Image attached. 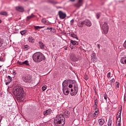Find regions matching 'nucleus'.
<instances>
[{
	"mask_svg": "<svg viewBox=\"0 0 126 126\" xmlns=\"http://www.w3.org/2000/svg\"><path fill=\"white\" fill-rule=\"evenodd\" d=\"M2 44H3V40L0 38V47H1V46H2Z\"/></svg>",
	"mask_w": 126,
	"mask_h": 126,
	"instance_id": "37",
	"label": "nucleus"
},
{
	"mask_svg": "<svg viewBox=\"0 0 126 126\" xmlns=\"http://www.w3.org/2000/svg\"><path fill=\"white\" fill-rule=\"evenodd\" d=\"M70 43H71V44L72 45H76V46H77V45H78V42H77V41H76L71 40Z\"/></svg>",
	"mask_w": 126,
	"mask_h": 126,
	"instance_id": "27",
	"label": "nucleus"
},
{
	"mask_svg": "<svg viewBox=\"0 0 126 126\" xmlns=\"http://www.w3.org/2000/svg\"><path fill=\"white\" fill-rule=\"evenodd\" d=\"M113 123V121L112 120L109 119L108 122V126H111L112 125V123Z\"/></svg>",
	"mask_w": 126,
	"mask_h": 126,
	"instance_id": "34",
	"label": "nucleus"
},
{
	"mask_svg": "<svg viewBox=\"0 0 126 126\" xmlns=\"http://www.w3.org/2000/svg\"><path fill=\"white\" fill-rule=\"evenodd\" d=\"M9 83H10V82L7 81V82H5L6 85H8V84H9Z\"/></svg>",
	"mask_w": 126,
	"mask_h": 126,
	"instance_id": "50",
	"label": "nucleus"
},
{
	"mask_svg": "<svg viewBox=\"0 0 126 126\" xmlns=\"http://www.w3.org/2000/svg\"><path fill=\"white\" fill-rule=\"evenodd\" d=\"M23 64H26L27 65H29V61L26 60L22 62Z\"/></svg>",
	"mask_w": 126,
	"mask_h": 126,
	"instance_id": "33",
	"label": "nucleus"
},
{
	"mask_svg": "<svg viewBox=\"0 0 126 126\" xmlns=\"http://www.w3.org/2000/svg\"><path fill=\"white\" fill-rule=\"evenodd\" d=\"M116 85H115L116 88H119V82H116Z\"/></svg>",
	"mask_w": 126,
	"mask_h": 126,
	"instance_id": "43",
	"label": "nucleus"
},
{
	"mask_svg": "<svg viewBox=\"0 0 126 126\" xmlns=\"http://www.w3.org/2000/svg\"><path fill=\"white\" fill-rule=\"evenodd\" d=\"M13 73L14 75H15V74H16V72L14 71H13Z\"/></svg>",
	"mask_w": 126,
	"mask_h": 126,
	"instance_id": "55",
	"label": "nucleus"
},
{
	"mask_svg": "<svg viewBox=\"0 0 126 126\" xmlns=\"http://www.w3.org/2000/svg\"><path fill=\"white\" fill-rule=\"evenodd\" d=\"M120 62L123 64H126V57H122Z\"/></svg>",
	"mask_w": 126,
	"mask_h": 126,
	"instance_id": "14",
	"label": "nucleus"
},
{
	"mask_svg": "<svg viewBox=\"0 0 126 126\" xmlns=\"http://www.w3.org/2000/svg\"><path fill=\"white\" fill-rule=\"evenodd\" d=\"M34 17H35V15H33V14H32L31 16H29L27 17L26 20L27 21H29L30 19L32 18H34Z\"/></svg>",
	"mask_w": 126,
	"mask_h": 126,
	"instance_id": "15",
	"label": "nucleus"
},
{
	"mask_svg": "<svg viewBox=\"0 0 126 126\" xmlns=\"http://www.w3.org/2000/svg\"><path fill=\"white\" fill-rule=\"evenodd\" d=\"M35 30H38V29H41V28H44V27L36 26H34Z\"/></svg>",
	"mask_w": 126,
	"mask_h": 126,
	"instance_id": "30",
	"label": "nucleus"
},
{
	"mask_svg": "<svg viewBox=\"0 0 126 126\" xmlns=\"http://www.w3.org/2000/svg\"><path fill=\"white\" fill-rule=\"evenodd\" d=\"M54 124L56 126H63L65 124V119L63 116V114H60L57 116L54 119Z\"/></svg>",
	"mask_w": 126,
	"mask_h": 126,
	"instance_id": "3",
	"label": "nucleus"
},
{
	"mask_svg": "<svg viewBox=\"0 0 126 126\" xmlns=\"http://www.w3.org/2000/svg\"><path fill=\"white\" fill-rule=\"evenodd\" d=\"M98 105V100H97V99H95L94 100V105Z\"/></svg>",
	"mask_w": 126,
	"mask_h": 126,
	"instance_id": "38",
	"label": "nucleus"
},
{
	"mask_svg": "<svg viewBox=\"0 0 126 126\" xmlns=\"http://www.w3.org/2000/svg\"><path fill=\"white\" fill-rule=\"evenodd\" d=\"M96 17L97 19H99V18H100V14L97 13L96 14Z\"/></svg>",
	"mask_w": 126,
	"mask_h": 126,
	"instance_id": "40",
	"label": "nucleus"
},
{
	"mask_svg": "<svg viewBox=\"0 0 126 126\" xmlns=\"http://www.w3.org/2000/svg\"><path fill=\"white\" fill-rule=\"evenodd\" d=\"M85 80H88V76H87V75L85 76Z\"/></svg>",
	"mask_w": 126,
	"mask_h": 126,
	"instance_id": "46",
	"label": "nucleus"
},
{
	"mask_svg": "<svg viewBox=\"0 0 126 126\" xmlns=\"http://www.w3.org/2000/svg\"><path fill=\"white\" fill-rule=\"evenodd\" d=\"M52 114V109H49L43 112L44 116H48V115H50Z\"/></svg>",
	"mask_w": 126,
	"mask_h": 126,
	"instance_id": "11",
	"label": "nucleus"
},
{
	"mask_svg": "<svg viewBox=\"0 0 126 126\" xmlns=\"http://www.w3.org/2000/svg\"><path fill=\"white\" fill-rule=\"evenodd\" d=\"M97 47H98V49H100V45L99 44H97Z\"/></svg>",
	"mask_w": 126,
	"mask_h": 126,
	"instance_id": "57",
	"label": "nucleus"
},
{
	"mask_svg": "<svg viewBox=\"0 0 126 126\" xmlns=\"http://www.w3.org/2000/svg\"><path fill=\"white\" fill-rule=\"evenodd\" d=\"M0 23H1V20H0Z\"/></svg>",
	"mask_w": 126,
	"mask_h": 126,
	"instance_id": "59",
	"label": "nucleus"
},
{
	"mask_svg": "<svg viewBox=\"0 0 126 126\" xmlns=\"http://www.w3.org/2000/svg\"><path fill=\"white\" fill-rule=\"evenodd\" d=\"M107 77L108 78H110L111 77V72H108L107 75Z\"/></svg>",
	"mask_w": 126,
	"mask_h": 126,
	"instance_id": "42",
	"label": "nucleus"
},
{
	"mask_svg": "<svg viewBox=\"0 0 126 126\" xmlns=\"http://www.w3.org/2000/svg\"><path fill=\"white\" fill-rule=\"evenodd\" d=\"M62 85H63V90H65L68 89V85L67 84V83L65 82V81L63 82Z\"/></svg>",
	"mask_w": 126,
	"mask_h": 126,
	"instance_id": "9",
	"label": "nucleus"
},
{
	"mask_svg": "<svg viewBox=\"0 0 126 126\" xmlns=\"http://www.w3.org/2000/svg\"><path fill=\"white\" fill-rule=\"evenodd\" d=\"M48 2L50 3H53L54 4H58V2H56L54 0H49L48 1Z\"/></svg>",
	"mask_w": 126,
	"mask_h": 126,
	"instance_id": "29",
	"label": "nucleus"
},
{
	"mask_svg": "<svg viewBox=\"0 0 126 126\" xmlns=\"http://www.w3.org/2000/svg\"><path fill=\"white\" fill-rule=\"evenodd\" d=\"M32 59L34 63H39L43 61H46V57L41 52H36L32 55Z\"/></svg>",
	"mask_w": 126,
	"mask_h": 126,
	"instance_id": "2",
	"label": "nucleus"
},
{
	"mask_svg": "<svg viewBox=\"0 0 126 126\" xmlns=\"http://www.w3.org/2000/svg\"><path fill=\"white\" fill-rule=\"evenodd\" d=\"M35 41V39H34V38H33L32 37H29V42H30L32 43H34Z\"/></svg>",
	"mask_w": 126,
	"mask_h": 126,
	"instance_id": "24",
	"label": "nucleus"
},
{
	"mask_svg": "<svg viewBox=\"0 0 126 126\" xmlns=\"http://www.w3.org/2000/svg\"><path fill=\"white\" fill-rule=\"evenodd\" d=\"M73 60L74 62H77V58H76L75 57H74L73 58Z\"/></svg>",
	"mask_w": 126,
	"mask_h": 126,
	"instance_id": "44",
	"label": "nucleus"
},
{
	"mask_svg": "<svg viewBox=\"0 0 126 126\" xmlns=\"http://www.w3.org/2000/svg\"><path fill=\"white\" fill-rule=\"evenodd\" d=\"M72 84H70L68 85V87L69 88H72Z\"/></svg>",
	"mask_w": 126,
	"mask_h": 126,
	"instance_id": "47",
	"label": "nucleus"
},
{
	"mask_svg": "<svg viewBox=\"0 0 126 126\" xmlns=\"http://www.w3.org/2000/svg\"><path fill=\"white\" fill-rule=\"evenodd\" d=\"M70 36L71 37H72L73 38H75V39H77V40L78 39V37H77V36L76 35V34H74V33L72 32L70 34Z\"/></svg>",
	"mask_w": 126,
	"mask_h": 126,
	"instance_id": "26",
	"label": "nucleus"
},
{
	"mask_svg": "<svg viewBox=\"0 0 126 126\" xmlns=\"http://www.w3.org/2000/svg\"><path fill=\"white\" fill-rule=\"evenodd\" d=\"M70 1H71L72 2H74L75 1V0H69Z\"/></svg>",
	"mask_w": 126,
	"mask_h": 126,
	"instance_id": "54",
	"label": "nucleus"
},
{
	"mask_svg": "<svg viewBox=\"0 0 126 126\" xmlns=\"http://www.w3.org/2000/svg\"><path fill=\"white\" fill-rule=\"evenodd\" d=\"M102 29L104 34H108L109 32V26H108V24L106 22H104L102 25Z\"/></svg>",
	"mask_w": 126,
	"mask_h": 126,
	"instance_id": "5",
	"label": "nucleus"
},
{
	"mask_svg": "<svg viewBox=\"0 0 126 126\" xmlns=\"http://www.w3.org/2000/svg\"><path fill=\"white\" fill-rule=\"evenodd\" d=\"M84 25L87 26L88 27H90L91 25H92V23H91V21L88 19H86L84 20Z\"/></svg>",
	"mask_w": 126,
	"mask_h": 126,
	"instance_id": "8",
	"label": "nucleus"
},
{
	"mask_svg": "<svg viewBox=\"0 0 126 126\" xmlns=\"http://www.w3.org/2000/svg\"><path fill=\"white\" fill-rule=\"evenodd\" d=\"M0 62H3V59L2 58H0Z\"/></svg>",
	"mask_w": 126,
	"mask_h": 126,
	"instance_id": "51",
	"label": "nucleus"
},
{
	"mask_svg": "<svg viewBox=\"0 0 126 126\" xmlns=\"http://www.w3.org/2000/svg\"><path fill=\"white\" fill-rule=\"evenodd\" d=\"M73 23H74V20L72 19L70 21V25H73Z\"/></svg>",
	"mask_w": 126,
	"mask_h": 126,
	"instance_id": "41",
	"label": "nucleus"
},
{
	"mask_svg": "<svg viewBox=\"0 0 126 126\" xmlns=\"http://www.w3.org/2000/svg\"><path fill=\"white\" fill-rule=\"evenodd\" d=\"M27 32V31L23 30L21 31L20 33L21 35H22V36H24V35H25V34H26Z\"/></svg>",
	"mask_w": 126,
	"mask_h": 126,
	"instance_id": "28",
	"label": "nucleus"
},
{
	"mask_svg": "<svg viewBox=\"0 0 126 126\" xmlns=\"http://www.w3.org/2000/svg\"><path fill=\"white\" fill-rule=\"evenodd\" d=\"M18 63H19V64L21 65H22V64H23V63H22V62L19 61H18Z\"/></svg>",
	"mask_w": 126,
	"mask_h": 126,
	"instance_id": "45",
	"label": "nucleus"
},
{
	"mask_svg": "<svg viewBox=\"0 0 126 126\" xmlns=\"http://www.w3.org/2000/svg\"><path fill=\"white\" fill-rule=\"evenodd\" d=\"M116 126H121V118L119 120L118 122L116 123Z\"/></svg>",
	"mask_w": 126,
	"mask_h": 126,
	"instance_id": "35",
	"label": "nucleus"
},
{
	"mask_svg": "<svg viewBox=\"0 0 126 126\" xmlns=\"http://www.w3.org/2000/svg\"><path fill=\"white\" fill-rule=\"evenodd\" d=\"M63 93L64 95H67L69 94V89H67V90H63Z\"/></svg>",
	"mask_w": 126,
	"mask_h": 126,
	"instance_id": "20",
	"label": "nucleus"
},
{
	"mask_svg": "<svg viewBox=\"0 0 126 126\" xmlns=\"http://www.w3.org/2000/svg\"><path fill=\"white\" fill-rule=\"evenodd\" d=\"M69 111H65L63 113L64 116L65 118H69Z\"/></svg>",
	"mask_w": 126,
	"mask_h": 126,
	"instance_id": "21",
	"label": "nucleus"
},
{
	"mask_svg": "<svg viewBox=\"0 0 126 126\" xmlns=\"http://www.w3.org/2000/svg\"><path fill=\"white\" fill-rule=\"evenodd\" d=\"M15 8L18 11H20V12H24L25 11L24 8L22 6H17Z\"/></svg>",
	"mask_w": 126,
	"mask_h": 126,
	"instance_id": "12",
	"label": "nucleus"
},
{
	"mask_svg": "<svg viewBox=\"0 0 126 126\" xmlns=\"http://www.w3.org/2000/svg\"><path fill=\"white\" fill-rule=\"evenodd\" d=\"M83 2V0H78V1L77 3L74 4V6L76 7H80L82 5V3Z\"/></svg>",
	"mask_w": 126,
	"mask_h": 126,
	"instance_id": "10",
	"label": "nucleus"
},
{
	"mask_svg": "<svg viewBox=\"0 0 126 126\" xmlns=\"http://www.w3.org/2000/svg\"><path fill=\"white\" fill-rule=\"evenodd\" d=\"M23 81L26 82V83H29L31 82V78L29 75H26L22 77Z\"/></svg>",
	"mask_w": 126,
	"mask_h": 126,
	"instance_id": "6",
	"label": "nucleus"
},
{
	"mask_svg": "<svg viewBox=\"0 0 126 126\" xmlns=\"http://www.w3.org/2000/svg\"><path fill=\"white\" fill-rule=\"evenodd\" d=\"M65 50H66V48H65Z\"/></svg>",
	"mask_w": 126,
	"mask_h": 126,
	"instance_id": "61",
	"label": "nucleus"
},
{
	"mask_svg": "<svg viewBox=\"0 0 126 126\" xmlns=\"http://www.w3.org/2000/svg\"><path fill=\"white\" fill-rule=\"evenodd\" d=\"M0 15H3L4 16H8V13L6 11H1L0 12Z\"/></svg>",
	"mask_w": 126,
	"mask_h": 126,
	"instance_id": "18",
	"label": "nucleus"
},
{
	"mask_svg": "<svg viewBox=\"0 0 126 126\" xmlns=\"http://www.w3.org/2000/svg\"><path fill=\"white\" fill-rule=\"evenodd\" d=\"M38 44H39V47L40 48V49H43L45 48V45L41 41H39L38 42Z\"/></svg>",
	"mask_w": 126,
	"mask_h": 126,
	"instance_id": "19",
	"label": "nucleus"
},
{
	"mask_svg": "<svg viewBox=\"0 0 126 126\" xmlns=\"http://www.w3.org/2000/svg\"><path fill=\"white\" fill-rule=\"evenodd\" d=\"M124 101H126V94L124 96Z\"/></svg>",
	"mask_w": 126,
	"mask_h": 126,
	"instance_id": "53",
	"label": "nucleus"
},
{
	"mask_svg": "<svg viewBox=\"0 0 126 126\" xmlns=\"http://www.w3.org/2000/svg\"><path fill=\"white\" fill-rule=\"evenodd\" d=\"M98 123L99 126H103L105 124V121L103 119H100L98 120Z\"/></svg>",
	"mask_w": 126,
	"mask_h": 126,
	"instance_id": "17",
	"label": "nucleus"
},
{
	"mask_svg": "<svg viewBox=\"0 0 126 126\" xmlns=\"http://www.w3.org/2000/svg\"><path fill=\"white\" fill-rule=\"evenodd\" d=\"M84 25V21H81L78 24V27L82 28Z\"/></svg>",
	"mask_w": 126,
	"mask_h": 126,
	"instance_id": "16",
	"label": "nucleus"
},
{
	"mask_svg": "<svg viewBox=\"0 0 126 126\" xmlns=\"http://www.w3.org/2000/svg\"><path fill=\"white\" fill-rule=\"evenodd\" d=\"M110 82H115V79H112L110 81Z\"/></svg>",
	"mask_w": 126,
	"mask_h": 126,
	"instance_id": "48",
	"label": "nucleus"
},
{
	"mask_svg": "<svg viewBox=\"0 0 126 126\" xmlns=\"http://www.w3.org/2000/svg\"><path fill=\"white\" fill-rule=\"evenodd\" d=\"M24 49L25 51H29V50H30L31 47L29 45H26L24 46Z\"/></svg>",
	"mask_w": 126,
	"mask_h": 126,
	"instance_id": "22",
	"label": "nucleus"
},
{
	"mask_svg": "<svg viewBox=\"0 0 126 126\" xmlns=\"http://www.w3.org/2000/svg\"><path fill=\"white\" fill-rule=\"evenodd\" d=\"M45 20L44 19L41 20L42 22H45Z\"/></svg>",
	"mask_w": 126,
	"mask_h": 126,
	"instance_id": "56",
	"label": "nucleus"
},
{
	"mask_svg": "<svg viewBox=\"0 0 126 126\" xmlns=\"http://www.w3.org/2000/svg\"><path fill=\"white\" fill-rule=\"evenodd\" d=\"M91 60L92 62H96L97 61V57H96V54H95V53H93L92 54Z\"/></svg>",
	"mask_w": 126,
	"mask_h": 126,
	"instance_id": "13",
	"label": "nucleus"
},
{
	"mask_svg": "<svg viewBox=\"0 0 126 126\" xmlns=\"http://www.w3.org/2000/svg\"><path fill=\"white\" fill-rule=\"evenodd\" d=\"M125 76H126V75H125Z\"/></svg>",
	"mask_w": 126,
	"mask_h": 126,
	"instance_id": "63",
	"label": "nucleus"
},
{
	"mask_svg": "<svg viewBox=\"0 0 126 126\" xmlns=\"http://www.w3.org/2000/svg\"><path fill=\"white\" fill-rule=\"evenodd\" d=\"M1 120H2V116L0 115V123L1 122Z\"/></svg>",
	"mask_w": 126,
	"mask_h": 126,
	"instance_id": "49",
	"label": "nucleus"
},
{
	"mask_svg": "<svg viewBox=\"0 0 126 126\" xmlns=\"http://www.w3.org/2000/svg\"><path fill=\"white\" fill-rule=\"evenodd\" d=\"M98 114H99V113H94V115H93V118H96L97 116H98Z\"/></svg>",
	"mask_w": 126,
	"mask_h": 126,
	"instance_id": "39",
	"label": "nucleus"
},
{
	"mask_svg": "<svg viewBox=\"0 0 126 126\" xmlns=\"http://www.w3.org/2000/svg\"><path fill=\"white\" fill-rule=\"evenodd\" d=\"M45 30H49V32H52L53 30H55V29L51 27H48L46 28V29H45Z\"/></svg>",
	"mask_w": 126,
	"mask_h": 126,
	"instance_id": "25",
	"label": "nucleus"
},
{
	"mask_svg": "<svg viewBox=\"0 0 126 126\" xmlns=\"http://www.w3.org/2000/svg\"><path fill=\"white\" fill-rule=\"evenodd\" d=\"M7 78L8 82H11V81H12V78L10 76H8Z\"/></svg>",
	"mask_w": 126,
	"mask_h": 126,
	"instance_id": "32",
	"label": "nucleus"
},
{
	"mask_svg": "<svg viewBox=\"0 0 126 126\" xmlns=\"http://www.w3.org/2000/svg\"><path fill=\"white\" fill-rule=\"evenodd\" d=\"M94 109L95 110V113H99V109L98 108V106L97 105H94L93 106Z\"/></svg>",
	"mask_w": 126,
	"mask_h": 126,
	"instance_id": "23",
	"label": "nucleus"
},
{
	"mask_svg": "<svg viewBox=\"0 0 126 126\" xmlns=\"http://www.w3.org/2000/svg\"><path fill=\"white\" fill-rule=\"evenodd\" d=\"M0 67H1V66L0 65Z\"/></svg>",
	"mask_w": 126,
	"mask_h": 126,
	"instance_id": "60",
	"label": "nucleus"
},
{
	"mask_svg": "<svg viewBox=\"0 0 126 126\" xmlns=\"http://www.w3.org/2000/svg\"><path fill=\"white\" fill-rule=\"evenodd\" d=\"M71 93L70 95L71 96H75L76 94H77L78 92V86L77 85L74 86V90L71 89L70 90Z\"/></svg>",
	"mask_w": 126,
	"mask_h": 126,
	"instance_id": "4",
	"label": "nucleus"
},
{
	"mask_svg": "<svg viewBox=\"0 0 126 126\" xmlns=\"http://www.w3.org/2000/svg\"><path fill=\"white\" fill-rule=\"evenodd\" d=\"M69 47L71 49H73V46L71 44L70 45Z\"/></svg>",
	"mask_w": 126,
	"mask_h": 126,
	"instance_id": "52",
	"label": "nucleus"
},
{
	"mask_svg": "<svg viewBox=\"0 0 126 126\" xmlns=\"http://www.w3.org/2000/svg\"><path fill=\"white\" fill-rule=\"evenodd\" d=\"M104 99H105V100H107V96H104Z\"/></svg>",
	"mask_w": 126,
	"mask_h": 126,
	"instance_id": "58",
	"label": "nucleus"
},
{
	"mask_svg": "<svg viewBox=\"0 0 126 126\" xmlns=\"http://www.w3.org/2000/svg\"><path fill=\"white\" fill-rule=\"evenodd\" d=\"M47 86L46 85L43 86L42 87V91H45V90H46V89H47Z\"/></svg>",
	"mask_w": 126,
	"mask_h": 126,
	"instance_id": "36",
	"label": "nucleus"
},
{
	"mask_svg": "<svg viewBox=\"0 0 126 126\" xmlns=\"http://www.w3.org/2000/svg\"><path fill=\"white\" fill-rule=\"evenodd\" d=\"M13 94L18 101H21L24 96V90L23 88L19 86H16L14 88Z\"/></svg>",
	"mask_w": 126,
	"mask_h": 126,
	"instance_id": "1",
	"label": "nucleus"
},
{
	"mask_svg": "<svg viewBox=\"0 0 126 126\" xmlns=\"http://www.w3.org/2000/svg\"><path fill=\"white\" fill-rule=\"evenodd\" d=\"M59 15L61 19H64V18L66 17V14L65 13H63V11H59Z\"/></svg>",
	"mask_w": 126,
	"mask_h": 126,
	"instance_id": "7",
	"label": "nucleus"
},
{
	"mask_svg": "<svg viewBox=\"0 0 126 126\" xmlns=\"http://www.w3.org/2000/svg\"><path fill=\"white\" fill-rule=\"evenodd\" d=\"M121 113H122V112H120V113L118 112V113L117 114V116H116L117 121H119V120H120V119H121V117H120V116H121Z\"/></svg>",
	"mask_w": 126,
	"mask_h": 126,
	"instance_id": "31",
	"label": "nucleus"
},
{
	"mask_svg": "<svg viewBox=\"0 0 126 126\" xmlns=\"http://www.w3.org/2000/svg\"><path fill=\"white\" fill-rule=\"evenodd\" d=\"M104 126H107V125H105Z\"/></svg>",
	"mask_w": 126,
	"mask_h": 126,
	"instance_id": "62",
	"label": "nucleus"
}]
</instances>
